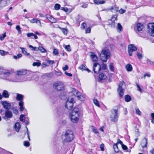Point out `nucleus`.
Returning a JSON list of instances; mask_svg holds the SVG:
<instances>
[{"label":"nucleus","instance_id":"1","mask_svg":"<svg viewBox=\"0 0 154 154\" xmlns=\"http://www.w3.org/2000/svg\"><path fill=\"white\" fill-rule=\"evenodd\" d=\"M74 138L73 133L71 130H66L62 135V139L63 143L70 142Z\"/></svg>","mask_w":154,"mask_h":154},{"label":"nucleus","instance_id":"2","mask_svg":"<svg viewBox=\"0 0 154 154\" xmlns=\"http://www.w3.org/2000/svg\"><path fill=\"white\" fill-rule=\"evenodd\" d=\"M79 110L78 108H74L70 114V117L71 121L74 123H76L79 120Z\"/></svg>","mask_w":154,"mask_h":154},{"label":"nucleus","instance_id":"3","mask_svg":"<svg viewBox=\"0 0 154 154\" xmlns=\"http://www.w3.org/2000/svg\"><path fill=\"white\" fill-rule=\"evenodd\" d=\"M110 55L111 53L109 50L106 48H104L102 49L100 55V57L103 62H106Z\"/></svg>","mask_w":154,"mask_h":154},{"label":"nucleus","instance_id":"4","mask_svg":"<svg viewBox=\"0 0 154 154\" xmlns=\"http://www.w3.org/2000/svg\"><path fill=\"white\" fill-rule=\"evenodd\" d=\"M53 88L56 91H63L65 89L64 84L61 82H57L53 85Z\"/></svg>","mask_w":154,"mask_h":154},{"label":"nucleus","instance_id":"5","mask_svg":"<svg viewBox=\"0 0 154 154\" xmlns=\"http://www.w3.org/2000/svg\"><path fill=\"white\" fill-rule=\"evenodd\" d=\"M23 95L19 94H17L16 99L17 100L20 101L18 104L20 106V109L21 111H23L24 110V107L23 106L24 103L22 101L23 99Z\"/></svg>","mask_w":154,"mask_h":154},{"label":"nucleus","instance_id":"6","mask_svg":"<svg viewBox=\"0 0 154 154\" xmlns=\"http://www.w3.org/2000/svg\"><path fill=\"white\" fill-rule=\"evenodd\" d=\"M73 99L72 98H68L66 102V108L69 110H70L73 107Z\"/></svg>","mask_w":154,"mask_h":154},{"label":"nucleus","instance_id":"7","mask_svg":"<svg viewBox=\"0 0 154 154\" xmlns=\"http://www.w3.org/2000/svg\"><path fill=\"white\" fill-rule=\"evenodd\" d=\"M148 32L151 36H154V23H150L148 25Z\"/></svg>","mask_w":154,"mask_h":154},{"label":"nucleus","instance_id":"8","mask_svg":"<svg viewBox=\"0 0 154 154\" xmlns=\"http://www.w3.org/2000/svg\"><path fill=\"white\" fill-rule=\"evenodd\" d=\"M112 114L110 116L111 120L115 122L118 119V110L116 109H114L112 111Z\"/></svg>","mask_w":154,"mask_h":154},{"label":"nucleus","instance_id":"9","mask_svg":"<svg viewBox=\"0 0 154 154\" xmlns=\"http://www.w3.org/2000/svg\"><path fill=\"white\" fill-rule=\"evenodd\" d=\"M125 84L123 81H122L119 84L117 89V92L121 97H122L124 95V90L122 88V85Z\"/></svg>","mask_w":154,"mask_h":154},{"label":"nucleus","instance_id":"10","mask_svg":"<svg viewBox=\"0 0 154 154\" xmlns=\"http://www.w3.org/2000/svg\"><path fill=\"white\" fill-rule=\"evenodd\" d=\"M137 50V48L134 46V45L131 44L129 45L128 47V51L129 56H131L133 51H136Z\"/></svg>","mask_w":154,"mask_h":154},{"label":"nucleus","instance_id":"11","mask_svg":"<svg viewBox=\"0 0 154 154\" xmlns=\"http://www.w3.org/2000/svg\"><path fill=\"white\" fill-rule=\"evenodd\" d=\"M13 114L11 111L9 110H6L5 111V115L3 117V119H8L12 118Z\"/></svg>","mask_w":154,"mask_h":154},{"label":"nucleus","instance_id":"12","mask_svg":"<svg viewBox=\"0 0 154 154\" xmlns=\"http://www.w3.org/2000/svg\"><path fill=\"white\" fill-rule=\"evenodd\" d=\"M101 66L98 63H95L94 65L93 69L94 72L95 73H98L100 71Z\"/></svg>","mask_w":154,"mask_h":154},{"label":"nucleus","instance_id":"13","mask_svg":"<svg viewBox=\"0 0 154 154\" xmlns=\"http://www.w3.org/2000/svg\"><path fill=\"white\" fill-rule=\"evenodd\" d=\"M28 72L30 73H32V72L26 69H22L20 70L17 71V74L18 75H25Z\"/></svg>","mask_w":154,"mask_h":154},{"label":"nucleus","instance_id":"14","mask_svg":"<svg viewBox=\"0 0 154 154\" xmlns=\"http://www.w3.org/2000/svg\"><path fill=\"white\" fill-rule=\"evenodd\" d=\"M45 17L46 19L48 20L49 21L52 23L57 22V19L53 17L50 15L47 14L46 15Z\"/></svg>","mask_w":154,"mask_h":154},{"label":"nucleus","instance_id":"15","mask_svg":"<svg viewBox=\"0 0 154 154\" xmlns=\"http://www.w3.org/2000/svg\"><path fill=\"white\" fill-rule=\"evenodd\" d=\"M2 105L4 108L6 109V110H9L11 108V104L6 101L3 102L2 103Z\"/></svg>","mask_w":154,"mask_h":154},{"label":"nucleus","instance_id":"16","mask_svg":"<svg viewBox=\"0 0 154 154\" xmlns=\"http://www.w3.org/2000/svg\"><path fill=\"white\" fill-rule=\"evenodd\" d=\"M147 144V140L146 138H144L142 140L140 145L143 148L146 147Z\"/></svg>","mask_w":154,"mask_h":154},{"label":"nucleus","instance_id":"17","mask_svg":"<svg viewBox=\"0 0 154 154\" xmlns=\"http://www.w3.org/2000/svg\"><path fill=\"white\" fill-rule=\"evenodd\" d=\"M7 0H1L0 1V10L7 5Z\"/></svg>","mask_w":154,"mask_h":154},{"label":"nucleus","instance_id":"18","mask_svg":"<svg viewBox=\"0 0 154 154\" xmlns=\"http://www.w3.org/2000/svg\"><path fill=\"white\" fill-rule=\"evenodd\" d=\"M119 9V7L115 5L114 6L112 7L109 9V10L112 12L116 13L118 11Z\"/></svg>","mask_w":154,"mask_h":154},{"label":"nucleus","instance_id":"19","mask_svg":"<svg viewBox=\"0 0 154 154\" xmlns=\"http://www.w3.org/2000/svg\"><path fill=\"white\" fill-rule=\"evenodd\" d=\"M94 3L97 5L103 4L105 3L106 2L105 0H93Z\"/></svg>","mask_w":154,"mask_h":154},{"label":"nucleus","instance_id":"20","mask_svg":"<svg viewBox=\"0 0 154 154\" xmlns=\"http://www.w3.org/2000/svg\"><path fill=\"white\" fill-rule=\"evenodd\" d=\"M30 22L31 23H35L37 24L38 25L41 26V23L40 20H38L36 18H34L30 20Z\"/></svg>","mask_w":154,"mask_h":154},{"label":"nucleus","instance_id":"21","mask_svg":"<svg viewBox=\"0 0 154 154\" xmlns=\"http://www.w3.org/2000/svg\"><path fill=\"white\" fill-rule=\"evenodd\" d=\"M0 74L2 75V78L4 79L8 76L11 74V73L9 72H2Z\"/></svg>","mask_w":154,"mask_h":154},{"label":"nucleus","instance_id":"22","mask_svg":"<svg viewBox=\"0 0 154 154\" xmlns=\"http://www.w3.org/2000/svg\"><path fill=\"white\" fill-rule=\"evenodd\" d=\"M107 78L106 75L103 73H102L100 74L99 79L100 81L105 80Z\"/></svg>","mask_w":154,"mask_h":154},{"label":"nucleus","instance_id":"23","mask_svg":"<svg viewBox=\"0 0 154 154\" xmlns=\"http://www.w3.org/2000/svg\"><path fill=\"white\" fill-rule=\"evenodd\" d=\"M137 28L138 31H141L143 29V25L141 23H138L137 24Z\"/></svg>","mask_w":154,"mask_h":154},{"label":"nucleus","instance_id":"24","mask_svg":"<svg viewBox=\"0 0 154 154\" xmlns=\"http://www.w3.org/2000/svg\"><path fill=\"white\" fill-rule=\"evenodd\" d=\"M91 57L92 60L93 61H97L98 60L97 56L93 53H91Z\"/></svg>","mask_w":154,"mask_h":154},{"label":"nucleus","instance_id":"25","mask_svg":"<svg viewBox=\"0 0 154 154\" xmlns=\"http://www.w3.org/2000/svg\"><path fill=\"white\" fill-rule=\"evenodd\" d=\"M20 48L21 49L22 52L26 56L29 55V54L27 52L26 49V48L21 47H20Z\"/></svg>","mask_w":154,"mask_h":154},{"label":"nucleus","instance_id":"26","mask_svg":"<svg viewBox=\"0 0 154 154\" xmlns=\"http://www.w3.org/2000/svg\"><path fill=\"white\" fill-rule=\"evenodd\" d=\"M125 68L127 70L128 72L131 71L132 69V66L130 64H127L125 66Z\"/></svg>","mask_w":154,"mask_h":154},{"label":"nucleus","instance_id":"27","mask_svg":"<svg viewBox=\"0 0 154 154\" xmlns=\"http://www.w3.org/2000/svg\"><path fill=\"white\" fill-rule=\"evenodd\" d=\"M59 28L61 29L64 34L65 35H67L68 30L66 28H63L59 27Z\"/></svg>","mask_w":154,"mask_h":154},{"label":"nucleus","instance_id":"28","mask_svg":"<svg viewBox=\"0 0 154 154\" xmlns=\"http://www.w3.org/2000/svg\"><path fill=\"white\" fill-rule=\"evenodd\" d=\"M15 128L17 132H18L20 128V123L19 122H17L15 125Z\"/></svg>","mask_w":154,"mask_h":154},{"label":"nucleus","instance_id":"29","mask_svg":"<svg viewBox=\"0 0 154 154\" xmlns=\"http://www.w3.org/2000/svg\"><path fill=\"white\" fill-rule=\"evenodd\" d=\"M2 96L5 98H8L9 97V94L8 93V92L6 90H4L2 94Z\"/></svg>","mask_w":154,"mask_h":154},{"label":"nucleus","instance_id":"30","mask_svg":"<svg viewBox=\"0 0 154 154\" xmlns=\"http://www.w3.org/2000/svg\"><path fill=\"white\" fill-rule=\"evenodd\" d=\"M122 29V27L121 25V24L119 23H118L117 24V31L119 32H120Z\"/></svg>","mask_w":154,"mask_h":154},{"label":"nucleus","instance_id":"31","mask_svg":"<svg viewBox=\"0 0 154 154\" xmlns=\"http://www.w3.org/2000/svg\"><path fill=\"white\" fill-rule=\"evenodd\" d=\"M125 100L126 102H129L131 99V97L128 95H126L125 97Z\"/></svg>","mask_w":154,"mask_h":154},{"label":"nucleus","instance_id":"32","mask_svg":"<svg viewBox=\"0 0 154 154\" xmlns=\"http://www.w3.org/2000/svg\"><path fill=\"white\" fill-rule=\"evenodd\" d=\"M38 51H40L42 53H45L46 52V50L42 46H39Z\"/></svg>","mask_w":154,"mask_h":154},{"label":"nucleus","instance_id":"33","mask_svg":"<svg viewBox=\"0 0 154 154\" xmlns=\"http://www.w3.org/2000/svg\"><path fill=\"white\" fill-rule=\"evenodd\" d=\"M113 149L115 152H118L119 151V149L117 143L114 144L113 145Z\"/></svg>","mask_w":154,"mask_h":154},{"label":"nucleus","instance_id":"34","mask_svg":"<svg viewBox=\"0 0 154 154\" xmlns=\"http://www.w3.org/2000/svg\"><path fill=\"white\" fill-rule=\"evenodd\" d=\"M92 131L96 134H99V132L95 127L92 126L91 127Z\"/></svg>","mask_w":154,"mask_h":154},{"label":"nucleus","instance_id":"35","mask_svg":"<svg viewBox=\"0 0 154 154\" xmlns=\"http://www.w3.org/2000/svg\"><path fill=\"white\" fill-rule=\"evenodd\" d=\"M109 69L112 72H114V69L113 66V63H109Z\"/></svg>","mask_w":154,"mask_h":154},{"label":"nucleus","instance_id":"36","mask_svg":"<svg viewBox=\"0 0 154 154\" xmlns=\"http://www.w3.org/2000/svg\"><path fill=\"white\" fill-rule=\"evenodd\" d=\"M109 25L112 28H114L115 27V22L114 21L110 22L109 20Z\"/></svg>","mask_w":154,"mask_h":154},{"label":"nucleus","instance_id":"37","mask_svg":"<svg viewBox=\"0 0 154 154\" xmlns=\"http://www.w3.org/2000/svg\"><path fill=\"white\" fill-rule=\"evenodd\" d=\"M117 16H118L117 14H115L113 15L111 19L110 20V22H111L112 21H115V20H117Z\"/></svg>","mask_w":154,"mask_h":154},{"label":"nucleus","instance_id":"38","mask_svg":"<svg viewBox=\"0 0 154 154\" xmlns=\"http://www.w3.org/2000/svg\"><path fill=\"white\" fill-rule=\"evenodd\" d=\"M9 53L8 52H6L4 51L0 50V54L2 56H5Z\"/></svg>","mask_w":154,"mask_h":154},{"label":"nucleus","instance_id":"39","mask_svg":"<svg viewBox=\"0 0 154 154\" xmlns=\"http://www.w3.org/2000/svg\"><path fill=\"white\" fill-rule=\"evenodd\" d=\"M72 93L74 95H77V94H79V92L77 90L74 88H73L72 91Z\"/></svg>","mask_w":154,"mask_h":154},{"label":"nucleus","instance_id":"40","mask_svg":"<svg viewBox=\"0 0 154 154\" xmlns=\"http://www.w3.org/2000/svg\"><path fill=\"white\" fill-rule=\"evenodd\" d=\"M29 47L33 51H38V48L36 47H34L31 45H29Z\"/></svg>","mask_w":154,"mask_h":154},{"label":"nucleus","instance_id":"41","mask_svg":"<svg viewBox=\"0 0 154 154\" xmlns=\"http://www.w3.org/2000/svg\"><path fill=\"white\" fill-rule=\"evenodd\" d=\"M16 29L18 32L19 34H20L21 33V31L20 29V28L19 25H17L16 27Z\"/></svg>","mask_w":154,"mask_h":154},{"label":"nucleus","instance_id":"42","mask_svg":"<svg viewBox=\"0 0 154 154\" xmlns=\"http://www.w3.org/2000/svg\"><path fill=\"white\" fill-rule=\"evenodd\" d=\"M122 149L126 151L127 152H128V148L127 147L123 144L121 145Z\"/></svg>","mask_w":154,"mask_h":154},{"label":"nucleus","instance_id":"43","mask_svg":"<svg viewBox=\"0 0 154 154\" xmlns=\"http://www.w3.org/2000/svg\"><path fill=\"white\" fill-rule=\"evenodd\" d=\"M60 5L58 4H56L54 6L55 9L56 10H57L60 9Z\"/></svg>","mask_w":154,"mask_h":154},{"label":"nucleus","instance_id":"44","mask_svg":"<svg viewBox=\"0 0 154 154\" xmlns=\"http://www.w3.org/2000/svg\"><path fill=\"white\" fill-rule=\"evenodd\" d=\"M65 48L66 50L68 51H70L71 49L70 48V46L69 45L65 46Z\"/></svg>","mask_w":154,"mask_h":154},{"label":"nucleus","instance_id":"45","mask_svg":"<svg viewBox=\"0 0 154 154\" xmlns=\"http://www.w3.org/2000/svg\"><path fill=\"white\" fill-rule=\"evenodd\" d=\"M93 102L94 104L98 107H100V105L99 104V102L96 99H94Z\"/></svg>","mask_w":154,"mask_h":154},{"label":"nucleus","instance_id":"46","mask_svg":"<svg viewBox=\"0 0 154 154\" xmlns=\"http://www.w3.org/2000/svg\"><path fill=\"white\" fill-rule=\"evenodd\" d=\"M22 56V54H19L17 56H14L13 57L15 59L21 57Z\"/></svg>","mask_w":154,"mask_h":154},{"label":"nucleus","instance_id":"47","mask_svg":"<svg viewBox=\"0 0 154 154\" xmlns=\"http://www.w3.org/2000/svg\"><path fill=\"white\" fill-rule=\"evenodd\" d=\"M41 65V63L39 62H34L33 63L32 65L33 66H40Z\"/></svg>","mask_w":154,"mask_h":154},{"label":"nucleus","instance_id":"48","mask_svg":"<svg viewBox=\"0 0 154 154\" xmlns=\"http://www.w3.org/2000/svg\"><path fill=\"white\" fill-rule=\"evenodd\" d=\"M13 110V113L16 115H17L18 113V110L17 109H15L14 107H13L12 109Z\"/></svg>","mask_w":154,"mask_h":154},{"label":"nucleus","instance_id":"49","mask_svg":"<svg viewBox=\"0 0 154 154\" xmlns=\"http://www.w3.org/2000/svg\"><path fill=\"white\" fill-rule=\"evenodd\" d=\"M136 112L137 114L139 115H140L141 114V112L139 110V109L137 108H135Z\"/></svg>","mask_w":154,"mask_h":154},{"label":"nucleus","instance_id":"50","mask_svg":"<svg viewBox=\"0 0 154 154\" xmlns=\"http://www.w3.org/2000/svg\"><path fill=\"white\" fill-rule=\"evenodd\" d=\"M151 116L152 118L151 122L152 123L154 124V113H151Z\"/></svg>","mask_w":154,"mask_h":154},{"label":"nucleus","instance_id":"51","mask_svg":"<svg viewBox=\"0 0 154 154\" xmlns=\"http://www.w3.org/2000/svg\"><path fill=\"white\" fill-rule=\"evenodd\" d=\"M137 56L138 57L139 59H141L142 58V57H143L142 55L140 53L138 52H137Z\"/></svg>","mask_w":154,"mask_h":154},{"label":"nucleus","instance_id":"52","mask_svg":"<svg viewBox=\"0 0 154 154\" xmlns=\"http://www.w3.org/2000/svg\"><path fill=\"white\" fill-rule=\"evenodd\" d=\"M2 36L1 35H0V40L2 41L6 37V33H5L4 34H2Z\"/></svg>","mask_w":154,"mask_h":154},{"label":"nucleus","instance_id":"53","mask_svg":"<svg viewBox=\"0 0 154 154\" xmlns=\"http://www.w3.org/2000/svg\"><path fill=\"white\" fill-rule=\"evenodd\" d=\"M79 68L80 69L82 70H86V68L85 66H84L83 65H82L80 66L79 67Z\"/></svg>","mask_w":154,"mask_h":154},{"label":"nucleus","instance_id":"54","mask_svg":"<svg viewBox=\"0 0 154 154\" xmlns=\"http://www.w3.org/2000/svg\"><path fill=\"white\" fill-rule=\"evenodd\" d=\"M24 117V115L23 114L21 115L20 117V120L21 121L23 122H25V119H23V118Z\"/></svg>","mask_w":154,"mask_h":154},{"label":"nucleus","instance_id":"55","mask_svg":"<svg viewBox=\"0 0 154 154\" xmlns=\"http://www.w3.org/2000/svg\"><path fill=\"white\" fill-rule=\"evenodd\" d=\"M81 28L82 29H84L86 27H87L86 24L85 23H83L81 25Z\"/></svg>","mask_w":154,"mask_h":154},{"label":"nucleus","instance_id":"56","mask_svg":"<svg viewBox=\"0 0 154 154\" xmlns=\"http://www.w3.org/2000/svg\"><path fill=\"white\" fill-rule=\"evenodd\" d=\"M53 54L55 55H57L59 54L57 50L56 49H54L53 51Z\"/></svg>","mask_w":154,"mask_h":154},{"label":"nucleus","instance_id":"57","mask_svg":"<svg viewBox=\"0 0 154 154\" xmlns=\"http://www.w3.org/2000/svg\"><path fill=\"white\" fill-rule=\"evenodd\" d=\"M91 29L90 27H89L87 28L86 30L85 33H90L91 32Z\"/></svg>","mask_w":154,"mask_h":154},{"label":"nucleus","instance_id":"58","mask_svg":"<svg viewBox=\"0 0 154 154\" xmlns=\"http://www.w3.org/2000/svg\"><path fill=\"white\" fill-rule=\"evenodd\" d=\"M102 69H106L107 68V65L106 64L103 63L102 66Z\"/></svg>","mask_w":154,"mask_h":154},{"label":"nucleus","instance_id":"59","mask_svg":"<svg viewBox=\"0 0 154 154\" xmlns=\"http://www.w3.org/2000/svg\"><path fill=\"white\" fill-rule=\"evenodd\" d=\"M137 87V90L140 91V92H142V90L140 88V86L137 84H136Z\"/></svg>","mask_w":154,"mask_h":154},{"label":"nucleus","instance_id":"60","mask_svg":"<svg viewBox=\"0 0 154 154\" xmlns=\"http://www.w3.org/2000/svg\"><path fill=\"white\" fill-rule=\"evenodd\" d=\"M29 142L26 141H25L24 143V145L25 146H29Z\"/></svg>","mask_w":154,"mask_h":154},{"label":"nucleus","instance_id":"61","mask_svg":"<svg viewBox=\"0 0 154 154\" xmlns=\"http://www.w3.org/2000/svg\"><path fill=\"white\" fill-rule=\"evenodd\" d=\"M61 10L66 12H67L68 10V9L66 7H61Z\"/></svg>","mask_w":154,"mask_h":154},{"label":"nucleus","instance_id":"62","mask_svg":"<svg viewBox=\"0 0 154 154\" xmlns=\"http://www.w3.org/2000/svg\"><path fill=\"white\" fill-rule=\"evenodd\" d=\"M125 12V10H124L122 8H121L119 10V12L121 14H122L124 13Z\"/></svg>","mask_w":154,"mask_h":154},{"label":"nucleus","instance_id":"63","mask_svg":"<svg viewBox=\"0 0 154 154\" xmlns=\"http://www.w3.org/2000/svg\"><path fill=\"white\" fill-rule=\"evenodd\" d=\"M100 148L101 151H104V150L103 144L102 143L100 145Z\"/></svg>","mask_w":154,"mask_h":154},{"label":"nucleus","instance_id":"64","mask_svg":"<svg viewBox=\"0 0 154 154\" xmlns=\"http://www.w3.org/2000/svg\"><path fill=\"white\" fill-rule=\"evenodd\" d=\"M117 143V144H120L121 145H122L123 144V142H122V141L119 139H118L117 140V143Z\"/></svg>","mask_w":154,"mask_h":154}]
</instances>
